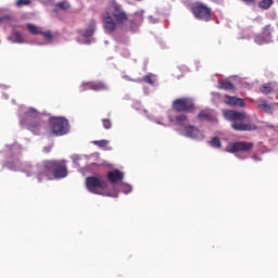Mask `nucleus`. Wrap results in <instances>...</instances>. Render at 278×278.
I'll return each mask as SVG.
<instances>
[{
	"label": "nucleus",
	"instance_id": "obj_1",
	"mask_svg": "<svg viewBox=\"0 0 278 278\" xmlns=\"http://www.w3.org/2000/svg\"><path fill=\"white\" fill-rule=\"evenodd\" d=\"M35 175L39 184L45 179H64L68 177V167L64 160H46L36 165Z\"/></svg>",
	"mask_w": 278,
	"mask_h": 278
},
{
	"label": "nucleus",
	"instance_id": "obj_2",
	"mask_svg": "<svg viewBox=\"0 0 278 278\" xmlns=\"http://www.w3.org/2000/svg\"><path fill=\"white\" fill-rule=\"evenodd\" d=\"M223 116L226 121H229L231 123V129H233L235 131L257 130V125H255L253 121H247L248 116L244 112H239L236 110H224Z\"/></svg>",
	"mask_w": 278,
	"mask_h": 278
},
{
	"label": "nucleus",
	"instance_id": "obj_3",
	"mask_svg": "<svg viewBox=\"0 0 278 278\" xmlns=\"http://www.w3.org/2000/svg\"><path fill=\"white\" fill-rule=\"evenodd\" d=\"M49 123L54 136H66L71 131V124L66 117H50Z\"/></svg>",
	"mask_w": 278,
	"mask_h": 278
},
{
	"label": "nucleus",
	"instance_id": "obj_4",
	"mask_svg": "<svg viewBox=\"0 0 278 278\" xmlns=\"http://www.w3.org/2000/svg\"><path fill=\"white\" fill-rule=\"evenodd\" d=\"M86 187L92 194H102L101 190L108 189V180L101 176H89L86 178Z\"/></svg>",
	"mask_w": 278,
	"mask_h": 278
},
{
	"label": "nucleus",
	"instance_id": "obj_5",
	"mask_svg": "<svg viewBox=\"0 0 278 278\" xmlns=\"http://www.w3.org/2000/svg\"><path fill=\"white\" fill-rule=\"evenodd\" d=\"M172 109L174 112H185L186 114H192L197 106L191 98H178L173 101Z\"/></svg>",
	"mask_w": 278,
	"mask_h": 278
},
{
	"label": "nucleus",
	"instance_id": "obj_6",
	"mask_svg": "<svg viewBox=\"0 0 278 278\" xmlns=\"http://www.w3.org/2000/svg\"><path fill=\"white\" fill-rule=\"evenodd\" d=\"M109 12H111L112 16L115 18L118 25H125V23L129 21L127 13L123 11V7H121L116 0H110Z\"/></svg>",
	"mask_w": 278,
	"mask_h": 278
},
{
	"label": "nucleus",
	"instance_id": "obj_7",
	"mask_svg": "<svg viewBox=\"0 0 278 278\" xmlns=\"http://www.w3.org/2000/svg\"><path fill=\"white\" fill-rule=\"evenodd\" d=\"M191 11L198 21H204L205 23L212 21V9L203 3H197Z\"/></svg>",
	"mask_w": 278,
	"mask_h": 278
},
{
	"label": "nucleus",
	"instance_id": "obj_8",
	"mask_svg": "<svg viewBox=\"0 0 278 278\" xmlns=\"http://www.w3.org/2000/svg\"><path fill=\"white\" fill-rule=\"evenodd\" d=\"M4 166L10 170H23L24 173H28V175H36V166L34 167L31 163L23 164L18 159L8 161Z\"/></svg>",
	"mask_w": 278,
	"mask_h": 278
},
{
	"label": "nucleus",
	"instance_id": "obj_9",
	"mask_svg": "<svg viewBox=\"0 0 278 278\" xmlns=\"http://www.w3.org/2000/svg\"><path fill=\"white\" fill-rule=\"evenodd\" d=\"M254 144L247 141H237L229 144L226 149L228 153H247L253 149Z\"/></svg>",
	"mask_w": 278,
	"mask_h": 278
},
{
	"label": "nucleus",
	"instance_id": "obj_10",
	"mask_svg": "<svg viewBox=\"0 0 278 278\" xmlns=\"http://www.w3.org/2000/svg\"><path fill=\"white\" fill-rule=\"evenodd\" d=\"M102 23L104 29L109 31V34L116 31V22H114V17L110 15V11H106L104 14H102Z\"/></svg>",
	"mask_w": 278,
	"mask_h": 278
},
{
	"label": "nucleus",
	"instance_id": "obj_11",
	"mask_svg": "<svg viewBox=\"0 0 278 278\" xmlns=\"http://www.w3.org/2000/svg\"><path fill=\"white\" fill-rule=\"evenodd\" d=\"M224 103L226 105H229V108H247V103H244V100L236 96H225Z\"/></svg>",
	"mask_w": 278,
	"mask_h": 278
},
{
	"label": "nucleus",
	"instance_id": "obj_12",
	"mask_svg": "<svg viewBox=\"0 0 278 278\" xmlns=\"http://www.w3.org/2000/svg\"><path fill=\"white\" fill-rule=\"evenodd\" d=\"M125 175L123 174V172L118 170V169H114L108 173L106 178L109 179V181H111V184H118V181H123Z\"/></svg>",
	"mask_w": 278,
	"mask_h": 278
},
{
	"label": "nucleus",
	"instance_id": "obj_13",
	"mask_svg": "<svg viewBox=\"0 0 278 278\" xmlns=\"http://www.w3.org/2000/svg\"><path fill=\"white\" fill-rule=\"evenodd\" d=\"M28 131H31L35 136H38L40 134V130L42 129V122L41 121H33L28 123L27 125Z\"/></svg>",
	"mask_w": 278,
	"mask_h": 278
},
{
	"label": "nucleus",
	"instance_id": "obj_14",
	"mask_svg": "<svg viewBox=\"0 0 278 278\" xmlns=\"http://www.w3.org/2000/svg\"><path fill=\"white\" fill-rule=\"evenodd\" d=\"M182 131H185L184 136L187 138H197L199 136V128L192 125L184 126Z\"/></svg>",
	"mask_w": 278,
	"mask_h": 278
},
{
	"label": "nucleus",
	"instance_id": "obj_15",
	"mask_svg": "<svg viewBox=\"0 0 278 278\" xmlns=\"http://www.w3.org/2000/svg\"><path fill=\"white\" fill-rule=\"evenodd\" d=\"M88 86H89V90H94V92L110 90V87L108 86V84L103 81L89 83Z\"/></svg>",
	"mask_w": 278,
	"mask_h": 278
},
{
	"label": "nucleus",
	"instance_id": "obj_16",
	"mask_svg": "<svg viewBox=\"0 0 278 278\" xmlns=\"http://www.w3.org/2000/svg\"><path fill=\"white\" fill-rule=\"evenodd\" d=\"M199 121H206L207 123H214L216 121V115L212 111H201L198 114Z\"/></svg>",
	"mask_w": 278,
	"mask_h": 278
},
{
	"label": "nucleus",
	"instance_id": "obj_17",
	"mask_svg": "<svg viewBox=\"0 0 278 278\" xmlns=\"http://www.w3.org/2000/svg\"><path fill=\"white\" fill-rule=\"evenodd\" d=\"M9 40L17 42V45H23V42H25L23 35L18 31L12 33V35L9 37Z\"/></svg>",
	"mask_w": 278,
	"mask_h": 278
},
{
	"label": "nucleus",
	"instance_id": "obj_18",
	"mask_svg": "<svg viewBox=\"0 0 278 278\" xmlns=\"http://www.w3.org/2000/svg\"><path fill=\"white\" fill-rule=\"evenodd\" d=\"M26 28H27L28 31H29L30 34H33L34 36H38V35H40V34H42V30H41L38 26H36V25H34V24H27V25H26Z\"/></svg>",
	"mask_w": 278,
	"mask_h": 278
},
{
	"label": "nucleus",
	"instance_id": "obj_19",
	"mask_svg": "<svg viewBox=\"0 0 278 278\" xmlns=\"http://www.w3.org/2000/svg\"><path fill=\"white\" fill-rule=\"evenodd\" d=\"M236 86L231 81H222L219 83L220 90H233Z\"/></svg>",
	"mask_w": 278,
	"mask_h": 278
},
{
	"label": "nucleus",
	"instance_id": "obj_20",
	"mask_svg": "<svg viewBox=\"0 0 278 278\" xmlns=\"http://www.w3.org/2000/svg\"><path fill=\"white\" fill-rule=\"evenodd\" d=\"M270 5H273V0H262L258 3V8H261V10H268Z\"/></svg>",
	"mask_w": 278,
	"mask_h": 278
},
{
	"label": "nucleus",
	"instance_id": "obj_21",
	"mask_svg": "<svg viewBox=\"0 0 278 278\" xmlns=\"http://www.w3.org/2000/svg\"><path fill=\"white\" fill-rule=\"evenodd\" d=\"M262 94H270L273 92V87L269 84H265L260 88Z\"/></svg>",
	"mask_w": 278,
	"mask_h": 278
},
{
	"label": "nucleus",
	"instance_id": "obj_22",
	"mask_svg": "<svg viewBox=\"0 0 278 278\" xmlns=\"http://www.w3.org/2000/svg\"><path fill=\"white\" fill-rule=\"evenodd\" d=\"M154 75L152 73L143 76L142 81L146 84H149L150 86H153L155 84V80L153 79Z\"/></svg>",
	"mask_w": 278,
	"mask_h": 278
},
{
	"label": "nucleus",
	"instance_id": "obj_23",
	"mask_svg": "<svg viewBox=\"0 0 278 278\" xmlns=\"http://www.w3.org/2000/svg\"><path fill=\"white\" fill-rule=\"evenodd\" d=\"M186 121H188V115L186 114L176 116V123L179 127H184V123H186Z\"/></svg>",
	"mask_w": 278,
	"mask_h": 278
},
{
	"label": "nucleus",
	"instance_id": "obj_24",
	"mask_svg": "<svg viewBox=\"0 0 278 278\" xmlns=\"http://www.w3.org/2000/svg\"><path fill=\"white\" fill-rule=\"evenodd\" d=\"M55 8H58L59 10H70L71 3L68 1L59 2L55 4Z\"/></svg>",
	"mask_w": 278,
	"mask_h": 278
},
{
	"label": "nucleus",
	"instance_id": "obj_25",
	"mask_svg": "<svg viewBox=\"0 0 278 278\" xmlns=\"http://www.w3.org/2000/svg\"><path fill=\"white\" fill-rule=\"evenodd\" d=\"M263 36H265L267 40H270V38H273V34L270 33V25L264 26Z\"/></svg>",
	"mask_w": 278,
	"mask_h": 278
},
{
	"label": "nucleus",
	"instance_id": "obj_26",
	"mask_svg": "<svg viewBox=\"0 0 278 278\" xmlns=\"http://www.w3.org/2000/svg\"><path fill=\"white\" fill-rule=\"evenodd\" d=\"M94 35V24H92L91 26H89L85 33H84V36L85 38H90L91 36Z\"/></svg>",
	"mask_w": 278,
	"mask_h": 278
},
{
	"label": "nucleus",
	"instance_id": "obj_27",
	"mask_svg": "<svg viewBox=\"0 0 278 278\" xmlns=\"http://www.w3.org/2000/svg\"><path fill=\"white\" fill-rule=\"evenodd\" d=\"M92 143L96 144V147H100L101 149H103V147H108V144H110V141L102 139L92 141Z\"/></svg>",
	"mask_w": 278,
	"mask_h": 278
},
{
	"label": "nucleus",
	"instance_id": "obj_28",
	"mask_svg": "<svg viewBox=\"0 0 278 278\" xmlns=\"http://www.w3.org/2000/svg\"><path fill=\"white\" fill-rule=\"evenodd\" d=\"M254 40L256 45H264V42H268V39L262 35H257Z\"/></svg>",
	"mask_w": 278,
	"mask_h": 278
},
{
	"label": "nucleus",
	"instance_id": "obj_29",
	"mask_svg": "<svg viewBox=\"0 0 278 278\" xmlns=\"http://www.w3.org/2000/svg\"><path fill=\"white\" fill-rule=\"evenodd\" d=\"M38 116V111L35 109H28V112H26V118H36Z\"/></svg>",
	"mask_w": 278,
	"mask_h": 278
},
{
	"label": "nucleus",
	"instance_id": "obj_30",
	"mask_svg": "<svg viewBox=\"0 0 278 278\" xmlns=\"http://www.w3.org/2000/svg\"><path fill=\"white\" fill-rule=\"evenodd\" d=\"M212 147H214L215 149H220L222 143H220V139L218 137H214L211 141Z\"/></svg>",
	"mask_w": 278,
	"mask_h": 278
},
{
	"label": "nucleus",
	"instance_id": "obj_31",
	"mask_svg": "<svg viewBox=\"0 0 278 278\" xmlns=\"http://www.w3.org/2000/svg\"><path fill=\"white\" fill-rule=\"evenodd\" d=\"M41 36H43V38H46V40H53V34L50 31V30H47V31H42L41 30Z\"/></svg>",
	"mask_w": 278,
	"mask_h": 278
},
{
	"label": "nucleus",
	"instance_id": "obj_32",
	"mask_svg": "<svg viewBox=\"0 0 278 278\" xmlns=\"http://www.w3.org/2000/svg\"><path fill=\"white\" fill-rule=\"evenodd\" d=\"M102 125L104 129H112V121H110V118H103Z\"/></svg>",
	"mask_w": 278,
	"mask_h": 278
},
{
	"label": "nucleus",
	"instance_id": "obj_33",
	"mask_svg": "<svg viewBox=\"0 0 278 278\" xmlns=\"http://www.w3.org/2000/svg\"><path fill=\"white\" fill-rule=\"evenodd\" d=\"M31 0H17L16 5L17 8H23V5H29Z\"/></svg>",
	"mask_w": 278,
	"mask_h": 278
},
{
	"label": "nucleus",
	"instance_id": "obj_34",
	"mask_svg": "<svg viewBox=\"0 0 278 278\" xmlns=\"http://www.w3.org/2000/svg\"><path fill=\"white\" fill-rule=\"evenodd\" d=\"M258 108L261 110H270V104L263 103V104H260Z\"/></svg>",
	"mask_w": 278,
	"mask_h": 278
},
{
	"label": "nucleus",
	"instance_id": "obj_35",
	"mask_svg": "<svg viewBox=\"0 0 278 278\" xmlns=\"http://www.w3.org/2000/svg\"><path fill=\"white\" fill-rule=\"evenodd\" d=\"M12 17L10 15H4L2 17H0V23H3V21H11Z\"/></svg>",
	"mask_w": 278,
	"mask_h": 278
},
{
	"label": "nucleus",
	"instance_id": "obj_36",
	"mask_svg": "<svg viewBox=\"0 0 278 278\" xmlns=\"http://www.w3.org/2000/svg\"><path fill=\"white\" fill-rule=\"evenodd\" d=\"M45 152H46V153H50V152H51V148H50V147H46V148H45Z\"/></svg>",
	"mask_w": 278,
	"mask_h": 278
},
{
	"label": "nucleus",
	"instance_id": "obj_37",
	"mask_svg": "<svg viewBox=\"0 0 278 278\" xmlns=\"http://www.w3.org/2000/svg\"><path fill=\"white\" fill-rule=\"evenodd\" d=\"M128 192H131V187H128Z\"/></svg>",
	"mask_w": 278,
	"mask_h": 278
},
{
	"label": "nucleus",
	"instance_id": "obj_38",
	"mask_svg": "<svg viewBox=\"0 0 278 278\" xmlns=\"http://www.w3.org/2000/svg\"><path fill=\"white\" fill-rule=\"evenodd\" d=\"M54 12H58V9H54Z\"/></svg>",
	"mask_w": 278,
	"mask_h": 278
},
{
	"label": "nucleus",
	"instance_id": "obj_39",
	"mask_svg": "<svg viewBox=\"0 0 278 278\" xmlns=\"http://www.w3.org/2000/svg\"><path fill=\"white\" fill-rule=\"evenodd\" d=\"M21 123H22V125H23V123H25V122L21 121Z\"/></svg>",
	"mask_w": 278,
	"mask_h": 278
}]
</instances>
